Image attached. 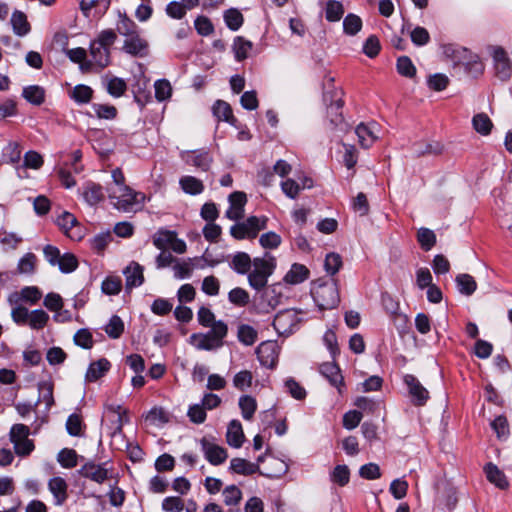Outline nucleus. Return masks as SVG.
I'll return each mask as SVG.
<instances>
[{
  "label": "nucleus",
  "instance_id": "obj_1",
  "mask_svg": "<svg viewBox=\"0 0 512 512\" xmlns=\"http://www.w3.org/2000/svg\"><path fill=\"white\" fill-rule=\"evenodd\" d=\"M311 295L320 310L333 309L339 302L337 285L333 279H318L312 283Z\"/></svg>",
  "mask_w": 512,
  "mask_h": 512
},
{
  "label": "nucleus",
  "instance_id": "obj_2",
  "mask_svg": "<svg viewBox=\"0 0 512 512\" xmlns=\"http://www.w3.org/2000/svg\"><path fill=\"white\" fill-rule=\"evenodd\" d=\"M253 269L248 273L249 285L260 291L267 286L268 278L273 274L276 267L275 258L265 253L263 257L253 259Z\"/></svg>",
  "mask_w": 512,
  "mask_h": 512
},
{
  "label": "nucleus",
  "instance_id": "obj_3",
  "mask_svg": "<svg viewBox=\"0 0 512 512\" xmlns=\"http://www.w3.org/2000/svg\"><path fill=\"white\" fill-rule=\"evenodd\" d=\"M341 91L325 92L323 95L324 102L327 105V114L330 122L338 128L339 131L348 133L350 125L343 120L342 113L339 110L343 106Z\"/></svg>",
  "mask_w": 512,
  "mask_h": 512
},
{
  "label": "nucleus",
  "instance_id": "obj_4",
  "mask_svg": "<svg viewBox=\"0 0 512 512\" xmlns=\"http://www.w3.org/2000/svg\"><path fill=\"white\" fill-rule=\"evenodd\" d=\"M267 218L251 216L245 221L238 222L231 226L230 234L238 240L245 238H255L259 231L266 228Z\"/></svg>",
  "mask_w": 512,
  "mask_h": 512
},
{
  "label": "nucleus",
  "instance_id": "obj_5",
  "mask_svg": "<svg viewBox=\"0 0 512 512\" xmlns=\"http://www.w3.org/2000/svg\"><path fill=\"white\" fill-rule=\"evenodd\" d=\"M109 198L113 205L121 211L129 212L139 203L138 197L144 198L141 193L134 192L130 187L108 188Z\"/></svg>",
  "mask_w": 512,
  "mask_h": 512
},
{
  "label": "nucleus",
  "instance_id": "obj_6",
  "mask_svg": "<svg viewBox=\"0 0 512 512\" xmlns=\"http://www.w3.org/2000/svg\"><path fill=\"white\" fill-rule=\"evenodd\" d=\"M301 322L299 312L295 309L279 311L273 321V327L280 336H289L294 333Z\"/></svg>",
  "mask_w": 512,
  "mask_h": 512
},
{
  "label": "nucleus",
  "instance_id": "obj_7",
  "mask_svg": "<svg viewBox=\"0 0 512 512\" xmlns=\"http://www.w3.org/2000/svg\"><path fill=\"white\" fill-rule=\"evenodd\" d=\"M444 55L451 59L454 65L464 66L465 70L469 65H472L477 73H482L483 66L480 62L474 61L471 63V53L468 49L453 44H448L443 47Z\"/></svg>",
  "mask_w": 512,
  "mask_h": 512
},
{
  "label": "nucleus",
  "instance_id": "obj_8",
  "mask_svg": "<svg viewBox=\"0 0 512 512\" xmlns=\"http://www.w3.org/2000/svg\"><path fill=\"white\" fill-rule=\"evenodd\" d=\"M379 132L380 126L374 121L368 123L361 122L354 128L357 143L363 149H369L376 142L379 138Z\"/></svg>",
  "mask_w": 512,
  "mask_h": 512
},
{
  "label": "nucleus",
  "instance_id": "obj_9",
  "mask_svg": "<svg viewBox=\"0 0 512 512\" xmlns=\"http://www.w3.org/2000/svg\"><path fill=\"white\" fill-rule=\"evenodd\" d=\"M201 450L205 459L214 466L221 465L228 457L225 448L216 444L212 439L203 437L200 440Z\"/></svg>",
  "mask_w": 512,
  "mask_h": 512
},
{
  "label": "nucleus",
  "instance_id": "obj_10",
  "mask_svg": "<svg viewBox=\"0 0 512 512\" xmlns=\"http://www.w3.org/2000/svg\"><path fill=\"white\" fill-rule=\"evenodd\" d=\"M403 381L408 388L413 405L424 406L430 398L428 390L412 374H406Z\"/></svg>",
  "mask_w": 512,
  "mask_h": 512
},
{
  "label": "nucleus",
  "instance_id": "obj_11",
  "mask_svg": "<svg viewBox=\"0 0 512 512\" xmlns=\"http://www.w3.org/2000/svg\"><path fill=\"white\" fill-rule=\"evenodd\" d=\"M279 351L275 341H264L257 347L256 354L262 366L273 369L278 362Z\"/></svg>",
  "mask_w": 512,
  "mask_h": 512
},
{
  "label": "nucleus",
  "instance_id": "obj_12",
  "mask_svg": "<svg viewBox=\"0 0 512 512\" xmlns=\"http://www.w3.org/2000/svg\"><path fill=\"white\" fill-rule=\"evenodd\" d=\"M493 60L496 76L502 81L510 79L512 75V65L507 52L501 47L495 48Z\"/></svg>",
  "mask_w": 512,
  "mask_h": 512
},
{
  "label": "nucleus",
  "instance_id": "obj_13",
  "mask_svg": "<svg viewBox=\"0 0 512 512\" xmlns=\"http://www.w3.org/2000/svg\"><path fill=\"white\" fill-rule=\"evenodd\" d=\"M48 490L53 496L55 506H62L68 499V484L60 476H55L48 481Z\"/></svg>",
  "mask_w": 512,
  "mask_h": 512
},
{
  "label": "nucleus",
  "instance_id": "obj_14",
  "mask_svg": "<svg viewBox=\"0 0 512 512\" xmlns=\"http://www.w3.org/2000/svg\"><path fill=\"white\" fill-rule=\"evenodd\" d=\"M122 49L129 55L143 57L147 53L148 43L137 33L125 39Z\"/></svg>",
  "mask_w": 512,
  "mask_h": 512
},
{
  "label": "nucleus",
  "instance_id": "obj_15",
  "mask_svg": "<svg viewBox=\"0 0 512 512\" xmlns=\"http://www.w3.org/2000/svg\"><path fill=\"white\" fill-rule=\"evenodd\" d=\"M79 473L96 483L102 484L108 479V470L102 465L95 463H86L81 467Z\"/></svg>",
  "mask_w": 512,
  "mask_h": 512
},
{
  "label": "nucleus",
  "instance_id": "obj_16",
  "mask_svg": "<svg viewBox=\"0 0 512 512\" xmlns=\"http://www.w3.org/2000/svg\"><path fill=\"white\" fill-rule=\"evenodd\" d=\"M484 473L487 480L497 488L505 490L509 487V482L505 474L492 462H489L484 466Z\"/></svg>",
  "mask_w": 512,
  "mask_h": 512
},
{
  "label": "nucleus",
  "instance_id": "obj_17",
  "mask_svg": "<svg viewBox=\"0 0 512 512\" xmlns=\"http://www.w3.org/2000/svg\"><path fill=\"white\" fill-rule=\"evenodd\" d=\"M110 368V362L106 358H101L89 365L85 374V379L88 382H95L103 377Z\"/></svg>",
  "mask_w": 512,
  "mask_h": 512
},
{
  "label": "nucleus",
  "instance_id": "obj_18",
  "mask_svg": "<svg viewBox=\"0 0 512 512\" xmlns=\"http://www.w3.org/2000/svg\"><path fill=\"white\" fill-rule=\"evenodd\" d=\"M81 195L85 202L91 206L98 204L104 199L102 186L94 182L86 183L82 188Z\"/></svg>",
  "mask_w": 512,
  "mask_h": 512
},
{
  "label": "nucleus",
  "instance_id": "obj_19",
  "mask_svg": "<svg viewBox=\"0 0 512 512\" xmlns=\"http://www.w3.org/2000/svg\"><path fill=\"white\" fill-rule=\"evenodd\" d=\"M90 55L95 65L103 69L110 64V49L92 41L90 43Z\"/></svg>",
  "mask_w": 512,
  "mask_h": 512
},
{
  "label": "nucleus",
  "instance_id": "obj_20",
  "mask_svg": "<svg viewBox=\"0 0 512 512\" xmlns=\"http://www.w3.org/2000/svg\"><path fill=\"white\" fill-rule=\"evenodd\" d=\"M123 273L126 278V289L138 287L144 281L143 268L138 263L132 262Z\"/></svg>",
  "mask_w": 512,
  "mask_h": 512
},
{
  "label": "nucleus",
  "instance_id": "obj_21",
  "mask_svg": "<svg viewBox=\"0 0 512 512\" xmlns=\"http://www.w3.org/2000/svg\"><path fill=\"white\" fill-rule=\"evenodd\" d=\"M184 159L187 164L193 165L202 171H207L212 163V157L206 151H193L191 153H187Z\"/></svg>",
  "mask_w": 512,
  "mask_h": 512
},
{
  "label": "nucleus",
  "instance_id": "obj_22",
  "mask_svg": "<svg viewBox=\"0 0 512 512\" xmlns=\"http://www.w3.org/2000/svg\"><path fill=\"white\" fill-rule=\"evenodd\" d=\"M229 469L233 473L244 476H249L254 473L260 472V467L258 466V464H254L243 458L231 459Z\"/></svg>",
  "mask_w": 512,
  "mask_h": 512
},
{
  "label": "nucleus",
  "instance_id": "obj_23",
  "mask_svg": "<svg viewBox=\"0 0 512 512\" xmlns=\"http://www.w3.org/2000/svg\"><path fill=\"white\" fill-rule=\"evenodd\" d=\"M227 443L234 448H240L244 441L242 425L238 420H232L227 428Z\"/></svg>",
  "mask_w": 512,
  "mask_h": 512
},
{
  "label": "nucleus",
  "instance_id": "obj_24",
  "mask_svg": "<svg viewBox=\"0 0 512 512\" xmlns=\"http://www.w3.org/2000/svg\"><path fill=\"white\" fill-rule=\"evenodd\" d=\"M191 344L195 346L198 350H214L220 348V343H218L208 332L205 334L195 333L192 334Z\"/></svg>",
  "mask_w": 512,
  "mask_h": 512
},
{
  "label": "nucleus",
  "instance_id": "obj_25",
  "mask_svg": "<svg viewBox=\"0 0 512 512\" xmlns=\"http://www.w3.org/2000/svg\"><path fill=\"white\" fill-rule=\"evenodd\" d=\"M253 265V260L245 252H237L230 262V267L238 274H248Z\"/></svg>",
  "mask_w": 512,
  "mask_h": 512
},
{
  "label": "nucleus",
  "instance_id": "obj_26",
  "mask_svg": "<svg viewBox=\"0 0 512 512\" xmlns=\"http://www.w3.org/2000/svg\"><path fill=\"white\" fill-rule=\"evenodd\" d=\"M319 371L320 373L329 380V382L338 388L339 392H341L340 390V385L342 384L343 382V377L342 375L340 374V370L339 368L332 362H327V363H323L320 365L319 367Z\"/></svg>",
  "mask_w": 512,
  "mask_h": 512
},
{
  "label": "nucleus",
  "instance_id": "obj_27",
  "mask_svg": "<svg viewBox=\"0 0 512 512\" xmlns=\"http://www.w3.org/2000/svg\"><path fill=\"white\" fill-rule=\"evenodd\" d=\"M309 276V270L302 264L295 263L284 276V281L289 284H300Z\"/></svg>",
  "mask_w": 512,
  "mask_h": 512
},
{
  "label": "nucleus",
  "instance_id": "obj_28",
  "mask_svg": "<svg viewBox=\"0 0 512 512\" xmlns=\"http://www.w3.org/2000/svg\"><path fill=\"white\" fill-rule=\"evenodd\" d=\"M23 98L32 105L39 106L45 101V90L39 85H30L23 88Z\"/></svg>",
  "mask_w": 512,
  "mask_h": 512
},
{
  "label": "nucleus",
  "instance_id": "obj_29",
  "mask_svg": "<svg viewBox=\"0 0 512 512\" xmlns=\"http://www.w3.org/2000/svg\"><path fill=\"white\" fill-rule=\"evenodd\" d=\"M213 115L221 121L228 122L230 124H234L236 121L231 106L223 101L217 100L212 107Z\"/></svg>",
  "mask_w": 512,
  "mask_h": 512
},
{
  "label": "nucleus",
  "instance_id": "obj_30",
  "mask_svg": "<svg viewBox=\"0 0 512 512\" xmlns=\"http://www.w3.org/2000/svg\"><path fill=\"white\" fill-rule=\"evenodd\" d=\"M58 226L72 239H80V232L72 234L70 231L78 225L76 217L69 213L63 212L61 216L58 217L57 220Z\"/></svg>",
  "mask_w": 512,
  "mask_h": 512
},
{
  "label": "nucleus",
  "instance_id": "obj_31",
  "mask_svg": "<svg viewBox=\"0 0 512 512\" xmlns=\"http://www.w3.org/2000/svg\"><path fill=\"white\" fill-rule=\"evenodd\" d=\"M458 291L466 296H471L477 289V283L470 274H459L455 278Z\"/></svg>",
  "mask_w": 512,
  "mask_h": 512
},
{
  "label": "nucleus",
  "instance_id": "obj_32",
  "mask_svg": "<svg viewBox=\"0 0 512 512\" xmlns=\"http://www.w3.org/2000/svg\"><path fill=\"white\" fill-rule=\"evenodd\" d=\"M11 24L16 35L22 37L29 33L30 24L26 15L21 11H15L11 16Z\"/></svg>",
  "mask_w": 512,
  "mask_h": 512
},
{
  "label": "nucleus",
  "instance_id": "obj_33",
  "mask_svg": "<svg viewBox=\"0 0 512 512\" xmlns=\"http://www.w3.org/2000/svg\"><path fill=\"white\" fill-rule=\"evenodd\" d=\"M443 146L439 142L415 143L413 153L417 157L425 155H438L442 152Z\"/></svg>",
  "mask_w": 512,
  "mask_h": 512
},
{
  "label": "nucleus",
  "instance_id": "obj_34",
  "mask_svg": "<svg viewBox=\"0 0 512 512\" xmlns=\"http://www.w3.org/2000/svg\"><path fill=\"white\" fill-rule=\"evenodd\" d=\"M179 184L183 191L190 195H198L204 190L202 181L193 176H183L180 179Z\"/></svg>",
  "mask_w": 512,
  "mask_h": 512
},
{
  "label": "nucleus",
  "instance_id": "obj_35",
  "mask_svg": "<svg viewBox=\"0 0 512 512\" xmlns=\"http://www.w3.org/2000/svg\"><path fill=\"white\" fill-rule=\"evenodd\" d=\"M239 408L245 420H251L257 409L256 399L250 395H243L239 398Z\"/></svg>",
  "mask_w": 512,
  "mask_h": 512
},
{
  "label": "nucleus",
  "instance_id": "obj_36",
  "mask_svg": "<svg viewBox=\"0 0 512 512\" xmlns=\"http://www.w3.org/2000/svg\"><path fill=\"white\" fill-rule=\"evenodd\" d=\"M472 125L476 132L481 135H488L493 127L492 121L484 113H478L472 118Z\"/></svg>",
  "mask_w": 512,
  "mask_h": 512
},
{
  "label": "nucleus",
  "instance_id": "obj_37",
  "mask_svg": "<svg viewBox=\"0 0 512 512\" xmlns=\"http://www.w3.org/2000/svg\"><path fill=\"white\" fill-rule=\"evenodd\" d=\"M116 30L120 35L127 38L138 33V26L124 14L120 15Z\"/></svg>",
  "mask_w": 512,
  "mask_h": 512
},
{
  "label": "nucleus",
  "instance_id": "obj_38",
  "mask_svg": "<svg viewBox=\"0 0 512 512\" xmlns=\"http://www.w3.org/2000/svg\"><path fill=\"white\" fill-rule=\"evenodd\" d=\"M49 321V315L42 309H36L30 312V318L27 323L33 330L43 329Z\"/></svg>",
  "mask_w": 512,
  "mask_h": 512
},
{
  "label": "nucleus",
  "instance_id": "obj_39",
  "mask_svg": "<svg viewBox=\"0 0 512 512\" xmlns=\"http://www.w3.org/2000/svg\"><path fill=\"white\" fill-rule=\"evenodd\" d=\"M92 96V88L83 84L75 86L70 94V97L78 104H86L90 102Z\"/></svg>",
  "mask_w": 512,
  "mask_h": 512
},
{
  "label": "nucleus",
  "instance_id": "obj_40",
  "mask_svg": "<svg viewBox=\"0 0 512 512\" xmlns=\"http://www.w3.org/2000/svg\"><path fill=\"white\" fill-rule=\"evenodd\" d=\"M237 337L242 344L251 346L257 340V331L250 325L241 324L238 327Z\"/></svg>",
  "mask_w": 512,
  "mask_h": 512
},
{
  "label": "nucleus",
  "instance_id": "obj_41",
  "mask_svg": "<svg viewBox=\"0 0 512 512\" xmlns=\"http://www.w3.org/2000/svg\"><path fill=\"white\" fill-rule=\"evenodd\" d=\"M252 43L245 40L241 36H237L234 39L233 50L235 52V58L237 61H242L248 57V53L252 49Z\"/></svg>",
  "mask_w": 512,
  "mask_h": 512
},
{
  "label": "nucleus",
  "instance_id": "obj_42",
  "mask_svg": "<svg viewBox=\"0 0 512 512\" xmlns=\"http://www.w3.org/2000/svg\"><path fill=\"white\" fill-rule=\"evenodd\" d=\"M174 277L177 279L190 278L193 271V260L188 258L187 260L177 261L173 266Z\"/></svg>",
  "mask_w": 512,
  "mask_h": 512
},
{
  "label": "nucleus",
  "instance_id": "obj_43",
  "mask_svg": "<svg viewBox=\"0 0 512 512\" xmlns=\"http://www.w3.org/2000/svg\"><path fill=\"white\" fill-rule=\"evenodd\" d=\"M417 240L423 250L429 251L436 243V235L432 230L422 227L418 230Z\"/></svg>",
  "mask_w": 512,
  "mask_h": 512
},
{
  "label": "nucleus",
  "instance_id": "obj_44",
  "mask_svg": "<svg viewBox=\"0 0 512 512\" xmlns=\"http://www.w3.org/2000/svg\"><path fill=\"white\" fill-rule=\"evenodd\" d=\"M175 235L174 231L160 230L153 236V244L157 249L165 250L170 247Z\"/></svg>",
  "mask_w": 512,
  "mask_h": 512
},
{
  "label": "nucleus",
  "instance_id": "obj_45",
  "mask_svg": "<svg viewBox=\"0 0 512 512\" xmlns=\"http://www.w3.org/2000/svg\"><path fill=\"white\" fill-rule=\"evenodd\" d=\"M104 330L110 338L118 339L124 331V323L119 316L113 315Z\"/></svg>",
  "mask_w": 512,
  "mask_h": 512
},
{
  "label": "nucleus",
  "instance_id": "obj_46",
  "mask_svg": "<svg viewBox=\"0 0 512 512\" xmlns=\"http://www.w3.org/2000/svg\"><path fill=\"white\" fill-rule=\"evenodd\" d=\"M39 392L40 396L38 402H44L46 409L50 410V408L54 405L53 384L47 381L39 383Z\"/></svg>",
  "mask_w": 512,
  "mask_h": 512
},
{
  "label": "nucleus",
  "instance_id": "obj_47",
  "mask_svg": "<svg viewBox=\"0 0 512 512\" xmlns=\"http://www.w3.org/2000/svg\"><path fill=\"white\" fill-rule=\"evenodd\" d=\"M146 420L153 425L166 424L170 420V415L164 408L154 407L147 413Z\"/></svg>",
  "mask_w": 512,
  "mask_h": 512
},
{
  "label": "nucleus",
  "instance_id": "obj_48",
  "mask_svg": "<svg viewBox=\"0 0 512 512\" xmlns=\"http://www.w3.org/2000/svg\"><path fill=\"white\" fill-rule=\"evenodd\" d=\"M397 72L407 78H412L416 74V68L408 56H400L396 63Z\"/></svg>",
  "mask_w": 512,
  "mask_h": 512
},
{
  "label": "nucleus",
  "instance_id": "obj_49",
  "mask_svg": "<svg viewBox=\"0 0 512 512\" xmlns=\"http://www.w3.org/2000/svg\"><path fill=\"white\" fill-rule=\"evenodd\" d=\"M224 20L229 29L237 31L243 24V15L237 9L231 8L224 14Z\"/></svg>",
  "mask_w": 512,
  "mask_h": 512
},
{
  "label": "nucleus",
  "instance_id": "obj_50",
  "mask_svg": "<svg viewBox=\"0 0 512 512\" xmlns=\"http://www.w3.org/2000/svg\"><path fill=\"white\" fill-rule=\"evenodd\" d=\"M331 481L339 486L348 484L350 480V470L347 465H337L331 475Z\"/></svg>",
  "mask_w": 512,
  "mask_h": 512
},
{
  "label": "nucleus",
  "instance_id": "obj_51",
  "mask_svg": "<svg viewBox=\"0 0 512 512\" xmlns=\"http://www.w3.org/2000/svg\"><path fill=\"white\" fill-rule=\"evenodd\" d=\"M73 174V170L68 168L67 162H63L57 169V175L61 181V184L67 189H70L76 185Z\"/></svg>",
  "mask_w": 512,
  "mask_h": 512
},
{
  "label": "nucleus",
  "instance_id": "obj_52",
  "mask_svg": "<svg viewBox=\"0 0 512 512\" xmlns=\"http://www.w3.org/2000/svg\"><path fill=\"white\" fill-rule=\"evenodd\" d=\"M77 453L73 449H62L57 456V460L64 468H73L77 465Z\"/></svg>",
  "mask_w": 512,
  "mask_h": 512
},
{
  "label": "nucleus",
  "instance_id": "obj_53",
  "mask_svg": "<svg viewBox=\"0 0 512 512\" xmlns=\"http://www.w3.org/2000/svg\"><path fill=\"white\" fill-rule=\"evenodd\" d=\"M155 97L158 101H165L170 98L172 94V87L168 80L160 79L154 84Z\"/></svg>",
  "mask_w": 512,
  "mask_h": 512
},
{
  "label": "nucleus",
  "instance_id": "obj_54",
  "mask_svg": "<svg viewBox=\"0 0 512 512\" xmlns=\"http://www.w3.org/2000/svg\"><path fill=\"white\" fill-rule=\"evenodd\" d=\"M381 50L380 41L377 36H369L363 44L362 51L369 58H375Z\"/></svg>",
  "mask_w": 512,
  "mask_h": 512
},
{
  "label": "nucleus",
  "instance_id": "obj_55",
  "mask_svg": "<svg viewBox=\"0 0 512 512\" xmlns=\"http://www.w3.org/2000/svg\"><path fill=\"white\" fill-rule=\"evenodd\" d=\"M491 427L499 439H505L509 435V424L507 418L503 415L496 417L491 422Z\"/></svg>",
  "mask_w": 512,
  "mask_h": 512
},
{
  "label": "nucleus",
  "instance_id": "obj_56",
  "mask_svg": "<svg viewBox=\"0 0 512 512\" xmlns=\"http://www.w3.org/2000/svg\"><path fill=\"white\" fill-rule=\"evenodd\" d=\"M92 109L100 119L111 120L117 116V109L113 105L94 103Z\"/></svg>",
  "mask_w": 512,
  "mask_h": 512
},
{
  "label": "nucleus",
  "instance_id": "obj_57",
  "mask_svg": "<svg viewBox=\"0 0 512 512\" xmlns=\"http://www.w3.org/2000/svg\"><path fill=\"white\" fill-rule=\"evenodd\" d=\"M223 497L226 505L234 506L242 499V492L236 485H230L223 490Z\"/></svg>",
  "mask_w": 512,
  "mask_h": 512
},
{
  "label": "nucleus",
  "instance_id": "obj_58",
  "mask_svg": "<svg viewBox=\"0 0 512 512\" xmlns=\"http://www.w3.org/2000/svg\"><path fill=\"white\" fill-rule=\"evenodd\" d=\"M253 376L248 370L238 372L233 378V385L236 389L243 391L252 385Z\"/></svg>",
  "mask_w": 512,
  "mask_h": 512
},
{
  "label": "nucleus",
  "instance_id": "obj_59",
  "mask_svg": "<svg viewBox=\"0 0 512 512\" xmlns=\"http://www.w3.org/2000/svg\"><path fill=\"white\" fill-rule=\"evenodd\" d=\"M56 265H58L62 273H71L77 268L78 261L75 255L65 253L60 257L59 262H57Z\"/></svg>",
  "mask_w": 512,
  "mask_h": 512
},
{
  "label": "nucleus",
  "instance_id": "obj_60",
  "mask_svg": "<svg viewBox=\"0 0 512 512\" xmlns=\"http://www.w3.org/2000/svg\"><path fill=\"white\" fill-rule=\"evenodd\" d=\"M322 341L328 349L331 358L334 359L339 352L338 341L335 332L331 329L327 330L323 335Z\"/></svg>",
  "mask_w": 512,
  "mask_h": 512
},
{
  "label": "nucleus",
  "instance_id": "obj_61",
  "mask_svg": "<svg viewBox=\"0 0 512 512\" xmlns=\"http://www.w3.org/2000/svg\"><path fill=\"white\" fill-rule=\"evenodd\" d=\"M106 88L111 96L120 97L125 93L127 85L123 79L113 77L108 81Z\"/></svg>",
  "mask_w": 512,
  "mask_h": 512
},
{
  "label": "nucleus",
  "instance_id": "obj_62",
  "mask_svg": "<svg viewBox=\"0 0 512 512\" xmlns=\"http://www.w3.org/2000/svg\"><path fill=\"white\" fill-rule=\"evenodd\" d=\"M343 12V6L340 2L330 0L326 6V19L331 22L339 21Z\"/></svg>",
  "mask_w": 512,
  "mask_h": 512
},
{
  "label": "nucleus",
  "instance_id": "obj_63",
  "mask_svg": "<svg viewBox=\"0 0 512 512\" xmlns=\"http://www.w3.org/2000/svg\"><path fill=\"white\" fill-rule=\"evenodd\" d=\"M201 290L208 296H216L219 294L220 282L213 275L207 276L202 281Z\"/></svg>",
  "mask_w": 512,
  "mask_h": 512
},
{
  "label": "nucleus",
  "instance_id": "obj_64",
  "mask_svg": "<svg viewBox=\"0 0 512 512\" xmlns=\"http://www.w3.org/2000/svg\"><path fill=\"white\" fill-rule=\"evenodd\" d=\"M102 291L107 295H117L122 288V281L119 277H107L102 282Z\"/></svg>",
  "mask_w": 512,
  "mask_h": 512
}]
</instances>
